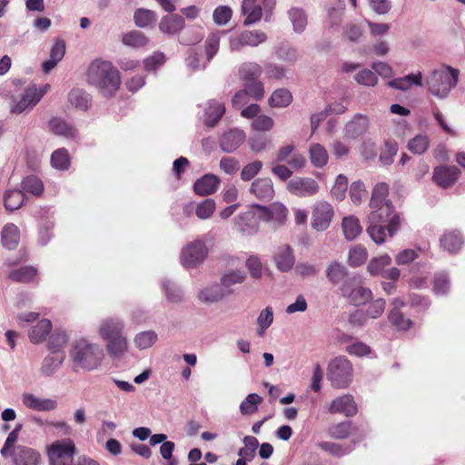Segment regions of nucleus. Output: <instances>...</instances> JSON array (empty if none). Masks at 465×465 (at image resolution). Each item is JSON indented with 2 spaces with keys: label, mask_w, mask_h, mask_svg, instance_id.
<instances>
[{
  "label": "nucleus",
  "mask_w": 465,
  "mask_h": 465,
  "mask_svg": "<svg viewBox=\"0 0 465 465\" xmlns=\"http://www.w3.org/2000/svg\"><path fill=\"white\" fill-rule=\"evenodd\" d=\"M86 79L90 85L99 89L106 97L113 96L121 84L119 71L111 62L99 59L89 64Z\"/></svg>",
  "instance_id": "nucleus-1"
},
{
  "label": "nucleus",
  "mask_w": 465,
  "mask_h": 465,
  "mask_svg": "<svg viewBox=\"0 0 465 465\" xmlns=\"http://www.w3.org/2000/svg\"><path fill=\"white\" fill-rule=\"evenodd\" d=\"M69 356L74 370L90 371L101 366L104 351L98 343L82 338L72 343Z\"/></svg>",
  "instance_id": "nucleus-2"
},
{
  "label": "nucleus",
  "mask_w": 465,
  "mask_h": 465,
  "mask_svg": "<svg viewBox=\"0 0 465 465\" xmlns=\"http://www.w3.org/2000/svg\"><path fill=\"white\" fill-rule=\"evenodd\" d=\"M460 71L449 65L431 71L427 78L426 84L429 92L435 97L444 99L448 96L459 80Z\"/></svg>",
  "instance_id": "nucleus-3"
},
{
  "label": "nucleus",
  "mask_w": 465,
  "mask_h": 465,
  "mask_svg": "<svg viewBox=\"0 0 465 465\" xmlns=\"http://www.w3.org/2000/svg\"><path fill=\"white\" fill-rule=\"evenodd\" d=\"M353 369L351 361L343 356L331 361L328 366V378L337 388H345L352 381Z\"/></svg>",
  "instance_id": "nucleus-4"
},
{
  "label": "nucleus",
  "mask_w": 465,
  "mask_h": 465,
  "mask_svg": "<svg viewBox=\"0 0 465 465\" xmlns=\"http://www.w3.org/2000/svg\"><path fill=\"white\" fill-rule=\"evenodd\" d=\"M340 291L343 297L356 306L365 304L372 298L371 291L361 284V279L358 276L345 279Z\"/></svg>",
  "instance_id": "nucleus-5"
},
{
  "label": "nucleus",
  "mask_w": 465,
  "mask_h": 465,
  "mask_svg": "<svg viewBox=\"0 0 465 465\" xmlns=\"http://www.w3.org/2000/svg\"><path fill=\"white\" fill-rule=\"evenodd\" d=\"M74 443L70 439L54 441L48 449L50 465H73Z\"/></svg>",
  "instance_id": "nucleus-6"
},
{
  "label": "nucleus",
  "mask_w": 465,
  "mask_h": 465,
  "mask_svg": "<svg viewBox=\"0 0 465 465\" xmlns=\"http://www.w3.org/2000/svg\"><path fill=\"white\" fill-rule=\"evenodd\" d=\"M333 217L334 209L329 202L316 201L312 209L311 226L315 231L323 232L330 227Z\"/></svg>",
  "instance_id": "nucleus-7"
},
{
  "label": "nucleus",
  "mask_w": 465,
  "mask_h": 465,
  "mask_svg": "<svg viewBox=\"0 0 465 465\" xmlns=\"http://www.w3.org/2000/svg\"><path fill=\"white\" fill-rule=\"evenodd\" d=\"M208 254V249L202 239L188 243L182 251L181 262L184 267L193 268L202 263Z\"/></svg>",
  "instance_id": "nucleus-8"
},
{
  "label": "nucleus",
  "mask_w": 465,
  "mask_h": 465,
  "mask_svg": "<svg viewBox=\"0 0 465 465\" xmlns=\"http://www.w3.org/2000/svg\"><path fill=\"white\" fill-rule=\"evenodd\" d=\"M266 40L267 35L261 30H245L231 37L229 46L232 52H239L244 46L256 47Z\"/></svg>",
  "instance_id": "nucleus-9"
},
{
  "label": "nucleus",
  "mask_w": 465,
  "mask_h": 465,
  "mask_svg": "<svg viewBox=\"0 0 465 465\" xmlns=\"http://www.w3.org/2000/svg\"><path fill=\"white\" fill-rule=\"evenodd\" d=\"M259 221L272 223L274 226L282 225L288 214L287 208L280 203H273L269 206L257 204V213Z\"/></svg>",
  "instance_id": "nucleus-10"
},
{
  "label": "nucleus",
  "mask_w": 465,
  "mask_h": 465,
  "mask_svg": "<svg viewBox=\"0 0 465 465\" xmlns=\"http://www.w3.org/2000/svg\"><path fill=\"white\" fill-rule=\"evenodd\" d=\"M287 189L298 197H312L319 193L320 185L313 178L295 177L288 182Z\"/></svg>",
  "instance_id": "nucleus-11"
},
{
  "label": "nucleus",
  "mask_w": 465,
  "mask_h": 465,
  "mask_svg": "<svg viewBox=\"0 0 465 465\" xmlns=\"http://www.w3.org/2000/svg\"><path fill=\"white\" fill-rule=\"evenodd\" d=\"M257 204L251 207L250 210L244 212L234 218L235 229L246 235H252L258 231V214Z\"/></svg>",
  "instance_id": "nucleus-12"
},
{
  "label": "nucleus",
  "mask_w": 465,
  "mask_h": 465,
  "mask_svg": "<svg viewBox=\"0 0 465 465\" xmlns=\"http://www.w3.org/2000/svg\"><path fill=\"white\" fill-rule=\"evenodd\" d=\"M44 95L45 90H38L35 84L30 85L25 90L21 99L12 106L11 112L19 114L27 109H32Z\"/></svg>",
  "instance_id": "nucleus-13"
},
{
  "label": "nucleus",
  "mask_w": 465,
  "mask_h": 465,
  "mask_svg": "<svg viewBox=\"0 0 465 465\" xmlns=\"http://www.w3.org/2000/svg\"><path fill=\"white\" fill-rule=\"evenodd\" d=\"M370 121L364 114H355L344 126L343 137L355 140L363 135L369 129Z\"/></svg>",
  "instance_id": "nucleus-14"
},
{
  "label": "nucleus",
  "mask_w": 465,
  "mask_h": 465,
  "mask_svg": "<svg viewBox=\"0 0 465 465\" xmlns=\"http://www.w3.org/2000/svg\"><path fill=\"white\" fill-rule=\"evenodd\" d=\"M460 175V170L455 166L440 165L433 170V182L441 188L451 187Z\"/></svg>",
  "instance_id": "nucleus-15"
},
{
  "label": "nucleus",
  "mask_w": 465,
  "mask_h": 465,
  "mask_svg": "<svg viewBox=\"0 0 465 465\" xmlns=\"http://www.w3.org/2000/svg\"><path fill=\"white\" fill-rule=\"evenodd\" d=\"M123 333H124V322L120 318L108 317L102 320L98 325V334L104 341Z\"/></svg>",
  "instance_id": "nucleus-16"
},
{
  "label": "nucleus",
  "mask_w": 465,
  "mask_h": 465,
  "mask_svg": "<svg viewBox=\"0 0 465 465\" xmlns=\"http://www.w3.org/2000/svg\"><path fill=\"white\" fill-rule=\"evenodd\" d=\"M10 454L15 465H38L41 460L37 450L23 445L14 447Z\"/></svg>",
  "instance_id": "nucleus-17"
},
{
  "label": "nucleus",
  "mask_w": 465,
  "mask_h": 465,
  "mask_svg": "<svg viewBox=\"0 0 465 465\" xmlns=\"http://www.w3.org/2000/svg\"><path fill=\"white\" fill-rule=\"evenodd\" d=\"M273 260L277 269L282 272H287L293 268L295 257L293 250L287 244L276 248Z\"/></svg>",
  "instance_id": "nucleus-18"
},
{
  "label": "nucleus",
  "mask_w": 465,
  "mask_h": 465,
  "mask_svg": "<svg viewBox=\"0 0 465 465\" xmlns=\"http://www.w3.org/2000/svg\"><path fill=\"white\" fill-rule=\"evenodd\" d=\"M246 135L240 129H231L221 138L220 145L223 152L232 153L245 141Z\"/></svg>",
  "instance_id": "nucleus-19"
},
{
  "label": "nucleus",
  "mask_w": 465,
  "mask_h": 465,
  "mask_svg": "<svg viewBox=\"0 0 465 465\" xmlns=\"http://www.w3.org/2000/svg\"><path fill=\"white\" fill-rule=\"evenodd\" d=\"M184 19L179 15H167L162 17L159 23L160 31L168 35H174L184 28Z\"/></svg>",
  "instance_id": "nucleus-20"
},
{
  "label": "nucleus",
  "mask_w": 465,
  "mask_h": 465,
  "mask_svg": "<svg viewBox=\"0 0 465 465\" xmlns=\"http://www.w3.org/2000/svg\"><path fill=\"white\" fill-rule=\"evenodd\" d=\"M250 192L260 200L270 201L274 196L272 181L270 178H258L252 182Z\"/></svg>",
  "instance_id": "nucleus-21"
},
{
  "label": "nucleus",
  "mask_w": 465,
  "mask_h": 465,
  "mask_svg": "<svg viewBox=\"0 0 465 465\" xmlns=\"http://www.w3.org/2000/svg\"><path fill=\"white\" fill-rule=\"evenodd\" d=\"M224 113L225 106L223 103L210 100L204 110V124L209 127L215 126Z\"/></svg>",
  "instance_id": "nucleus-22"
},
{
  "label": "nucleus",
  "mask_w": 465,
  "mask_h": 465,
  "mask_svg": "<svg viewBox=\"0 0 465 465\" xmlns=\"http://www.w3.org/2000/svg\"><path fill=\"white\" fill-rule=\"evenodd\" d=\"M107 353L114 358H121L128 351V340L124 333L104 341Z\"/></svg>",
  "instance_id": "nucleus-23"
},
{
  "label": "nucleus",
  "mask_w": 465,
  "mask_h": 465,
  "mask_svg": "<svg viewBox=\"0 0 465 465\" xmlns=\"http://www.w3.org/2000/svg\"><path fill=\"white\" fill-rule=\"evenodd\" d=\"M20 230L14 223H6L1 232L2 245L8 250H15L20 242Z\"/></svg>",
  "instance_id": "nucleus-24"
},
{
  "label": "nucleus",
  "mask_w": 465,
  "mask_h": 465,
  "mask_svg": "<svg viewBox=\"0 0 465 465\" xmlns=\"http://www.w3.org/2000/svg\"><path fill=\"white\" fill-rule=\"evenodd\" d=\"M242 13L245 16L244 25L256 24L262 15V7L256 4V0H242Z\"/></svg>",
  "instance_id": "nucleus-25"
},
{
  "label": "nucleus",
  "mask_w": 465,
  "mask_h": 465,
  "mask_svg": "<svg viewBox=\"0 0 465 465\" xmlns=\"http://www.w3.org/2000/svg\"><path fill=\"white\" fill-rule=\"evenodd\" d=\"M220 179L213 174H205L198 179L194 184V192L199 195H208L213 193L217 189Z\"/></svg>",
  "instance_id": "nucleus-26"
},
{
  "label": "nucleus",
  "mask_w": 465,
  "mask_h": 465,
  "mask_svg": "<svg viewBox=\"0 0 465 465\" xmlns=\"http://www.w3.org/2000/svg\"><path fill=\"white\" fill-rule=\"evenodd\" d=\"M288 18L292 25V30L296 34H302L308 25V15L305 10L300 7H292L287 12Z\"/></svg>",
  "instance_id": "nucleus-27"
},
{
  "label": "nucleus",
  "mask_w": 465,
  "mask_h": 465,
  "mask_svg": "<svg viewBox=\"0 0 465 465\" xmlns=\"http://www.w3.org/2000/svg\"><path fill=\"white\" fill-rule=\"evenodd\" d=\"M226 295H229V292L224 291L220 284H211L199 292L198 299L203 303H213L219 302Z\"/></svg>",
  "instance_id": "nucleus-28"
},
{
  "label": "nucleus",
  "mask_w": 465,
  "mask_h": 465,
  "mask_svg": "<svg viewBox=\"0 0 465 465\" xmlns=\"http://www.w3.org/2000/svg\"><path fill=\"white\" fill-rule=\"evenodd\" d=\"M49 127L52 133L66 139H74L77 130L66 121L54 117L49 121Z\"/></svg>",
  "instance_id": "nucleus-29"
},
{
  "label": "nucleus",
  "mask_w": 465,
  "mask_h": 465,
  "mask_svg": "<svg viewBox=\"0 0 465 465\" xmlns=\"http://www.w3.org/2000/svg\"><path fill=\"white\" fill-rule=\"evenodd\" d=\"M65 359L64 351H51L43 361L41 371L46 376L52 375L59 369Z\"/></svg>",
  "instance_id": "nucleus-30"
},
{
  "label": "nucleus",
  "mask_w": 465,
  "mask_h": 465,
  "mask_svg": "<svg viewBox=\"0 0 465 465\" xmlns=\"http://www.w3.org/2000/svg\"><path fill=\"white\" fill-rule=\"evenodd\" d=\"M440 241L441 247L449 252H456L463 245V238L457 231L445 232Z\"/></svg>",
  "instance_id": "nucleus-31"
},
{
  "label": "nucleus",
  "mask_w": 465,
  "mask_h": 465,
  "mask_svg": "<svg viewBox=\"0 0 465 465\" xmlns=\"http://www.w3.org/2000/svg\"><path fill=\"white\" fill-rule=\"evenodd\" d=\"M309 156L312 164L316 168L324 167L329 160V154L326 148L318 143H314L310 145Z\"/></svg>",
  "instance_id": "nucleus-32"
},
{
  "label": "nucleus",
  "mask_w": 465,
  "mask_h": 465,
  "mask_svg": "<svg viewBox=\"0 0 465 465\" xmlns=\"http://www.w3.org/2000/svg\"><path fill=\"white\" fill-rule=\"evenodd\" d=\"M371 209L372 212L369 215L371 223L387 222L394 213V208L391 201H385L383 203H380L376 208Z\"/></svg>",
  "instance_id": "nucleus-33"
},
{
  "label": "nucleus",
  "mask_w": 465,
  "mask_h": 465,
  "mask_svg": "<svg viewBox=\"0 0 465 465\" xmlns=\"http://www.w3.org/2000/svg\"><path fill=\"white\" fill-rule=\"evenodd\" d=\"M52 330V322L47 319L39 321L29 332V339L34 344L43 342Z\"/></svg>",
  "instance_id": "nucleus-34"
},
{
  "label": "nucleus",
  "mask_w": 465,
  "mask_h": 465,
  "mask_svg": "<svg viewBox=\"0 0 465 465\" xmlns=\"http://www.w3.org/2000/svg\"><path fill=\"white\" fill-rule=\"evenodd\" d=\"M341 227L343 234L348 241L355 240L362 232L359 219L353 215L344 217Z\"/></svg>",
  "instance_id": "nucleus-35"
},
{
  "label": "nucleus",
  "mask_w": 465,
  "mask_h": 465,
  "mask_svg": "<svg viewBox=\"0 0 465 465\" xmlns=\"http://www.w3.org/2000/svg\"><path fill=\"white\" fill-rule=\"evenodd\" d=\"M246 279L245 272L242 270H231L226 272L221 277V286L224 291L229 292V294L232 293V286L235 284L242 283Z\"/></svg>",
  "instance_id": "nucleus-36"
},
{
  "label": "nucleus",
  "mask_w": 465,
  "mask_h": 465,
  "mask_svg": "<svg viewBox=\"0 0 465 465\" xmlns=\"http://www.w3.org/2000/svg\"><path fill=\"white\" fill-rule=\"evenodd\" d=\"M69 103L78 110L86 111L91 105V96L83 89H74L68 94Z\"/></svg>",
  "instance_id": "nucleus-37"
},
{
  "label": "nucleus",
  "mask_w": 465,
  "mask_h": 465,
  "mask_svg": "<svg viewBox=\"0 0 465 465\" xmlns=\"http://www.w3.org/2000/svg\"><path fill=\"white\" fill-rule=\"evenodd\" d=\"M348 274L347 268L338 262H331L326 268V277L333 284H337L342 281V282L345 281Z\"/></svg>",
  "instance_id": "nucleus-38"
},
{
  "label": "nucleus",
  "mask_w": 465,
  "mask_h": 465,
  "mask_svg": "<svg viewBox=\"0 0 465 465\" xmlns=\"http://www.w3.org/2000/svg\"><path fill=\"white\" fill-rule=\"evenodd\" d=\"M262 74V67L257 63L246 62L239 67V77L245 83L257 80Z\"/></svg>",
  "instance_id": "nucleus-39"
},
{
  "label": "nucleus",
  "mask_w": 465,
  "mask_h": 465,
  "mask_svg": "<svg viewBox=\"0 0 465 465\" xmlns=\"http://www.w3.org/2000/svg\"><path fill=\"white\" fill-rule=\"evenodd\" d=\"M292 95L291 92L285 88L275 90L269 98V104L275 108H283L291 104Z\"/></svg>",
  "instance_id": "nucleus-40"
},
{
  "label": "nucleus",
  "mask_w": 465,
  "mask_h": 465,
  "mask_svg": "<svg viewBox=\"0 0 465 465\" xmlns=\"http://www.w3.org/2000/svg\"><path fill=\"white\" fill-rule=\"evenodd\" d=\"M318 445L322 450L329 452L335 457H342L352 451L355 443L353 445H348L331 441H322L320 442Z\"/></svg>",
  "instance_id": "nucleus-41"
},
{
  "label": "nucleus",
  "mask_w": 465,
  "mask_h": 465,
  "mask_svg": "<svg viewBox=\"0 0 465 465\" xmlns=\"http://www.w3.org/2000/svg\"><path fill=\"white\" fill-rule=\"evenodd\" d=\"M156 18L157 16L155 12L144 8L137 9L134 15V24L137 27L140 28L148 27L153 25L156 21Z\"/></svg>",
  "instance_id": "nucleus-42"
},
{
  "label": "nucleus",
  "mask_w": 465,
  "mask_h": 465,
  "mask_svg": "<svg viewBox=\"0 0 465 465\" xmlns=\"http://www.w3.org/2000/svg\"><path fill=\"white\" fill-rule=\"evenodd\" d=\"M122 42L124 45L134 48H141L147 45L149 39L144 35L143 33L137 30H133L123 35Z\"/></svg>",
  "instance_id": "nucleus-43"
},
{
  "label": "nucleus",
  "mask_w": 465,
  "mask_h": 465,
  "mask_svg": "<svg viewBox=\"0 0 465 465\" xmlns=\"http://www.w3.org/2000/svg\"><path fill=\"white\" fill-rule=\"evenodd\" d=\"M37 273V270L33 266H23L12 271L9 273V278L17 282H29Z\"/></svg>",
  "instance_id": "nucleus-44"
},
{
  "label": "nucleus",
  "mask_w": 465,
  "mask_h": 465,
  "mask_svg": "<svg viewBox=\"0 0 465 465\" xmlns=\"http://www.w3.org/2000/svg\"><path fill=\"white\" fill-rule=\"evenodd\" d=\"M25 201V195L22 191L11 190L5 193L4 197L5 207L10 211L19 209Z\"/></svg>",
  "instance_id": "nucleus-45"
},
{
  "label": "nucleus",
  "mask_w": 465,
  "mask_h": 465,
  "mask_svg": "<svg viewBox=\"0 0 465 465\" xmlns=\"http://www.w3.org/2000/svg\"><path fill=\"white\" fill-rule=\"evenodd\" d=\"M158 335L153 331H145L137 333L134 337V344L139 350L152 347L157 341Z\"/></svg>",
  "instance_id": "nucleus-46"
},
{
  "label": "nucleus",
  "mask_w": 465,
  "mask_h": 465,
  "mask_svg": "<svg viewBox=\"0 0 465 465\" xmlns=\"http://www.w3.org/2000/svg\"><path fill=\"white\" fill-rule=\"evenodd\" d=\"M368 252L365 247L361 245H354L349 251L348 263L351 267H358L366 262Z\"/></svg>",
  "instance_id": "nucleus-47"
},
{
  "label": "nucleus",
  "mask_w": 465,
  "mask_h": 465,
  "mask_svg": "<svg viewBox=\"0 0 465 465\" xmlns=\"http://www.w3.org/2000/svg\"><path fill=\"white\" fill-rule=\"evenodd\" d=\"M23 193H28L39 196L44 191L42 181L36 176H27L21 183Z\"/></svg>",
  "instance_id": "nucleus-48"
},
{
  "label": "nucleus",
  "mask_w": 465,
  "mask_h": 465,
  "mask_svg": "<svg viewBox=\"0 0 465 465\" xmlns=\"http://www.w3.org/2000/svg\"><path fill=\"white\" fill-rule=\"evenodd\" d=\"M273 322V310L268 306L262 310L257 318V334L262 336L265 331L272 325Z\"/></svg>",
  "instance_id": "nucleus-49"
},
{
  "label": "nucleus",
  "mask_w": 465,
  "mask_h": 465,
  "mask_svg": "<svg viewBox=\"0 0 465 465\" xmlns=\"http://www.w3.org/2000/svg\"><path fill=\"white\" fill-rule=\"evenodd\" d=\"M389 193V185L385 183H378L372 192L370 201V207L376 208L380 203H383L387 199Z\"/></svg>",
  "instance_id": "nucleus-50"
},
{
  "label": "nucleus",
  "mask_w": 465,
  "mask_h": 465,
  "mask_svg": "<svg viewBox=\"0 0 465 465\" xmlns=\"http://www.w3.org/2000/svg\"><path fill=\"white\" fill-rule=\"evenodd\" d=\"M430 145V139L425 134H417L408 143V149L416 154L424 153Z\"/></svg>",
  "instance_id": "nucleus-51"
},
{
  "label": "nucleus",
  "mask_w": 465,
  "mask_h": 465,
  "mask_svg": "<svg viewBox=\"0 0 465 465\" xmlns=\"http://www.w3.org/2000/svg\"><path fill=\"white\" fill-rule=\"evenodd\" d=\"M243 443L244 447L239 450L238 455L251 461L255 456V451L259 446V441L255 437L245 436L243 439Z\"/></svg>",
  "instance_id": "nucleus-52"
},
{
  "label": "nucleus",
  "mask_w": 465,
  "mask_h": 465,
  "mask_svg": "<svg viewBox=\"0 0 465 465\" xmlns=\"http://www.w3.org/2000/svg\"><path fill=\"white\" fill-rule=\"evenodd\" d=\"M391 262V259L388 254L373 258L368 264V272L371 275H383L384 268Z\"/></svg>",
  "instance_id": "nucleus-53"
},
{
  "label": "nucleus",
  "mask_w": 465,
  "mask_h": 465,
  "mask_svg": "<svg viewBox=\"0 0 465 465\" xmlns=\"http://www.w3.org/2000/svg\"><path fill=\"white\" fill-rule=\"evenodd\" d=\"M68 339V334L64 331H55L50 337L48 349L50 351H64Z\"/></svg>",
  "instance_id": "nucleus-54"
},
{
  "label": "nucleus",
  "mask_w": 465,
  "mask_h": 465,
  "mask_svg": "<svg viewBox=\"0 0 465 465\" xmlns=\"http://www.w3.org/2000/svg\"><path fill=\"white\" fill-rule=\"evenodd\" d=\"M51 163L55 169L67 170L70 165L67 150L61 148L54 151L51 155Z\"/></svg>",
  "instance_id": "nucleus-55"
},
{
  "label": "nucleus",
  "mask_w": 465,
  "mask_h": 465,
  "mask_svg": "<svg viewBox=\"0 0 465 465\" xmlns=\"http://www.w3.org/2000/svg\"><path fill=\"white\" fill-rule=\"evenodd\" d=\"M450 289V279L446 273L439 272L433 279V292L436 295H445Z\"/></svg>",
  "instance_id": "nucleus-56"
},
{
  "label": "nucleus",
  "mask_w": 465,
  "mask_h": 465,
  "mask_svg": "<svg viewBox=\"0 0 465 465\" xmlns=\"http://www.w3.org/2000/svg\"><path fill=\"white\" fill-rule=\"evenodd\" d=\"M348 187V179L343 174H339L336 177L335 183L331 190L332 198L337 201H342L345 198Z\"/></svg>",
  "instance_id": "nucleus-57"
},
{
  "label": "nucleus",
  "mask_w": 465,
  "mask_h": 465,
  "mask_svg": "<svg viewBox=\"0 0 465 465\" xmlns=\"http://www.w3.org/2000/svg\"><path fill=\"white\" fill-rule=\"evenodd\" d=\"M344 7L342 5H340L337 7H332L328 10V15L326 19V26L330 29H337L343 16Z\"/></svg>",
  "instance_id": "nucleus-58"
},
{
  "label": "nucleus",
  "mask_w": 465,
  "mask_h": 465,
  "mask_svg": "<svg viewBox=\"0 0 465 465\" xmlns=\"http://www.w3.org/2000/svg\"><path fill=\"white\" fill-rule=\"evenodd\" d=\"M22 403L25 407H54L56 404L50 399H40L31 393L23 394Z\"/></svg>",
  "instance_id": "nucleus-59"
},
{
  "label": "nucleus",
  "mask_w": 465,
  "mask_h": 465,
  "mask_svg": "<svg viewBox=\"0 0 465 465\" xmlns=\"http://www.w3.org/2000/svg\"><path fill=\"white\" fill-rule=\"evenodd\" d=\"M215 202L213 199H205L196 206L195 213L199 219L205 220L210 218L215 210Z\"/></svg>",
  "instance_id": "nucleus-60"
},
{
  "label": "nucleus",
  "mask_w": 465,
  "mask_h": 465,
  "mask_svg": "<svg viewBox=\"0 0 465 465\" xmlns=\"http://www.w3.org/2000/svg\"><path fill=\"white\" fill-rule=\"evenodd\" d=\"M271 144V139L265 134H253L249 139L250 149L254 153L265 150Z\"/></svg>",
  "instance_id": "nucleus-61"
},
{
  "label": "nucleus",
  "mask_w": 465,
  "mask_h": 465,
  "mask_svg": "<svg viewBox=\"0 0 465 465\" xmlns=\"http://www.w3.org/2000/svg\"><path fill=\"white\" fill-rule=\"evenodd\" d=\"M163 290L165 292L166 299L171 302H179L183 299V292L179 287L170 281H163Z\"/></svg>",
  "instance_id": "nucleus-62"
},
{
  "label": "nucleus",
  "mask_w": 465,
  "mask_h": 465,
  "mask_svg": "<svg viewBox=\"0 0 465 465\" xmlns=\"http://www.w3.org/2000/svg\"><path fill=\"white\" fill-rule=\"evenodd\" d=\"M232 15V9L227 5L216 7L213 14V22L218 25H225Z\"/></svg>",
  "instance_id": "nucleus-63"
},
{
  "label": "nucleus",
  "mask_w": 465,
  "mask_h": 465,
  "mask_svg": "<svg viewBox=\"0 0 465 465\" xmlns=\"http://www.w3.org/2000/svg\"><path fill=\"white\" fill-rule=\"evenodd\" d=\"M343 35L346 39L351 43L360 42L363 32L360 25L348 23L343 27Z\"/></svg>",
  "instance_id": "nucleus-64"
}]
</instances>
